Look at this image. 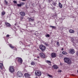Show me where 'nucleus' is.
<instances>
[{"instance_id":"40","label":"nucleus","mask_w":78,"mask_h":78,"mask_svg":"<svg viewBox=\"0 0 78 78\" xmlns=\"http://www.w3.org/2000/svg\"><path fill=\"white\" fill-rule=\"evenodd\" d=\"M21 5H25V3H24V2H22L21 3Z\"/></svg>"},{"instance_id":"47","label":"nucleus","mask_w":78,"mask_h":78,"mask_svg":"<svg viewBox=\"0 0 78 78\" xmlns=\"http://www.w3.org/2000/svg\"><path fill=\"white\" fill-rule=\"evenodd\" d=\"M77 73H78V70L77 71Z\"/></svg>"},{"instance_id":"48","label":"nucleus","mask_w":78,"mask_h":78,"mask_svg":"<svg viewBox=\"0 0 78 78\" xmlns=\"http://www.w3.org/2000/svg\"><path fill=\"white\" fill-rule=\"evenodd\" d=\"M35 78H38L37 77H36Z\"/></svg>"},{"instance_id":"1","label":"nucleus","mask_w":78,"mask_h":78,"mask_svg":"<svg viewBox=\"0 0 78 78\" xmlns=\"http://www.w3.org/2000/svg\"><path fill=\"white\" fill-rule=\"evenodd\" d=\"M64 61L65 62L67 63V64H68L70 65L71 64H72V62H71L70 59L68 58H64Z\"/></svg>"},{"instance_id":"30","label":"nucleus","mask_w":78,"mask_h":78,"mask_svg":"<svg viewBox=\"0 0 78 78\" xmlns=\"http://www.w3.org/2000/svg\"><path fill=\"white\" fill-rule=\"evenodd\" d=\"M4 2H5V4H6V5H7L8 4V2L6 1V0H5L4 1Z\"/></svg>"},{"instance_id":"33","label":"nucleus","mask_w":78,"mask_h":78,"mask_svg":"<svg viewBox=\"0 0 78 78\" xmlns=\"http://www.w3.org/2000/svg\"><path fill=\"white\" fill-rule=\"evenodd\" d=\"M9 36L10 35L9 34H7V35L6 37H7L8 38L9 37Z\"/></svg>"},{"instance_id":"11","label":"nucleus","mask_w":78,"mask_h":78,"mask_svg":"<svg viewBox=\"0 0 78 78\" xmlns=\"http://www.w3.org/2000/svg\"><path fill=\"white\" fill-rule=\"evenodd\" d=\"M20 14L21 16H25V13L24 12H20Z\"/></svg>"},{"instance_id":"26","label":"nucleus","mask_w":78,"mask_h":78,"mask_svg":"<svg viewBox=\"0 0 78 78\" xmlns=\"http://www.w3.org/2000/svg\"><path fill=\"white\" fill-rule=\"evenodd\" d=\"M45 36L46 37H50V35L49 34H47L45 35Z\"/></svg>"},{"instance_id":"31","label":"nucleus","mask_w":78,"mask_h":78,"mask_svg":"<svg viewBox=\"0 0 78 78\" xmlns=\"http://www.w3.org/2000/svg\"><path fill=\"white\" fill-rule=\"evenodd\" d=\"M44 44L45 45H46V46H48V44L47 43H44Z\"/></svg>"},{"instance_id":"39","label":"nucleus","mask_w":78,"mask_h":78,"mask_svg":"<svg viewBox=\"0 0 78 78\" xmlns=\"http://www.w3.org/2000/svg\"><path fill=\"white\" fill-rule=\"evenodd\" d=\"M76 55H77V56H78V51L76 52Z\"/></svg>"},{"instance_id":"10","label":"nucleus","mask_w":78,"mask_h":78,"mask_svg":"<svg viewBox=\"0 0 78 78\" xmlns=\"http://www.w3.org/2000/svg\"><path fill=\"white\" fill-rule=\"evenodd\" d=\"M70 51L71 54H74V53H75V50L73 49H70Z\"/></svg>"},{"instance_id":"23","label":"nucleus","mask_w":78,"mask_h":78,"mask_svg":"<svg viewBox=\"0 0 78 78\" xmlns=\"http://www.w3.org/2000/svg\"><path fill=\"white\" fill-rule=\"evenodd\" d=\"M50 27H52V28H54V29H56V27L55 26H50Z\"/></svg>"},{"instance_id":"34","label":"nucleus","mask_w":78,"mask_h":78,"mask_svg":"<svg viewBox=\"0 0 78 78\" xmlns=\"http://www.w3.org/2000/svg\"><path fill=\"white\" fill-rule=\"evenodd\" d=\"M52 1H53V0H48V2L49 3H50Z\"/></svg>"},{"instance_id":"44","label":"nucleus","mask_w":78,"mask_h":78,"mask_svg":"<svg viewBox=\"0 0 78 78\" xmlns=\"http://www.w3.org/2000/svg\"><path fill=\"white\" fill-rule=\"evenodd\" d=\"M61 50H64V48H62V49H61Z\"/></svg>"},{"instance_id":"3","label":"nucleus","mask_w":78,"mask_h":78,"mask_svg":"<svg viewBox=\"0 0 78 78\" xmlns=\"http://www.w3.org/2000/svg\"><path fill=\"white\" fill-rule=\"evenodd\" d=\"M9 69L10 73H12V72H15V70H14V67L13 66H10L9 67Z\"/></svg>"},{"instance_id":"14","label":"nucleus","mask_w":78,"mask_h":78,"mask_svg":"<svg viewBox=\"0 0 78 78\" xmlns=\"http://www.w3.org/2000/svg\"><path fill=\"white\" fill-rule=\"evenodd\" d=\"M53 67L54 69H58V67L57 66L55 65H54L53 66Z\"/></svg>"},{"instance_id":"7","label":"nucleus","mask_w":78,"mask_h":78,"mask_svg":"<svg viewBox=\"0 0 78 78\" xmlns=\"http://www.w3.org/2000/svg\"><path fill=\"white\" fill-rule=\"evenodd\" d=\"M51 57L52 58H56V54L55 53H52L51 54Z\"/></svg>"},{"instance_id":"52","label":"nucleus","mask_w":78,"mask_h":78,"mask_svg":"<svg viewBox=\"0 0 78 78\" xmlns=\"http://www.w3.org/2000/svg\"><path fill=\"white\" fill-rule=\"evenodd\" d=\"M51 6H52V5H51Z\"/></svg>"},{"instance_id":"20","label":"nucleus","mask_w":78,"mask_h":78,"mask_svg":"<svg viewBox=\"0 0 78 78\" xmlns=\"http://www.w3.org/2000/svg\"><path fill=\"white\" fill-rule=\"evenodd\" d=\"M52 4L54 6H56V4H57V3L56 2H53Z\"/></svg>"},{"instance_id":"18","label":"nucleus","mask_w":78,"mask_h":78,"mask_svg":"<svg viewBox=\"0 0 78 78\" xmlns=\"http://www.w3.org/2000/svg\"><path fill=\"white\" fill-rule=\"evenodd\" d=\"M58 5L60 8H62V5L61 4V2H59Z\"/></svg>"},{"instance_id":"43","label":"nucleus","mask_w":78,"mask_h":78,"mask_svg":"<svg viewBox=\"0 0 78 78\" xmlns=\"http://www.w3.org/2000/svg\"><path fill=\"white\" fill-rule=\"evenodd\" d=\"M72 76H75V75L74 74H72Z\"/></svg>"},{"instance_id":"24","label":"nucleus","mask_w":78,"mask_h":78,"mask_svg":"<svg viewBox=\"0 0 78 78\" xmlns=\"http://www.w3.org/2000/svg\"><path fill=\"white\" fill-rule=\"evenodd\" d=\"M9 45L11 48H14V46H12L11 44H9Z\"/></svg>"},{"instance_id":"29","label":"nucleus","mask_w":78,"mask_h":78,"mask_svg":"<svg viewBox=\"0 0 78 78\" xmlns=\"http://www.w3.org/2000/svg\"><path fill=\"white\" fill-rule=\"evenodd\" d=\"M20 17H21V20H23V16H21Z\"/></svg>"},{"instance_id":"5","label":"nucleus","mask_w":78,"mask_h":78,"mask_svg":"<svg viewBox=\"0 0 78 78\" xmlns=\"http://www.w3.org/2000/svg\"><path fill=\"white\" fill-rule=\"evenodd\" d=\"M40 56L42 58H45V55L43 52H41L40 53Z\"/></svg>"},{"instance_id":"12","label":"nucleus","mask_w":78,"mask_h":78,"mask_svg":"<svg viewBox=\"0 0 78 78\" xmlns=\"http://www.w3.org/2000/svg\"><path fill=\"white\" fill-rule=\"evenodd\" d=\"M5 24L7 27H11V24L5 22Z\"/></svg>"},{"instance_id":"13","label":"nucleus","mask_w":78,"mask_h":78,"mask_svg":"<svg viewBox=\"0 0 78 78\" xmlns=\"http://www.w3.org/2000/svg\"><path fill=\"white\" fill-rule=\"evenodd\" d=\"M3 64L2 63H0V68L1 69H2L3 68Z\"/></svg>"},{"instance_id":"28","label":"nucleus","mask_w":78,"mask_h":78,"mask_svg":"<svg viewBox=\"0 0 78 78\" xmlns=\"http://www.w3.org/2000/svg\"><path fill=\"white\" fill-rule=\"evenodd\" d=\"M2 15H4L5 14V12H2Z\"/></svg>"},{"instance_id":"45","label":"nucleus","mask_w":78,"mask_h":78,"mask_svg":"<svg viewBox=\"0 0 78 78\" xmlns=\"http://www.w3.org/2000/svg\"><path fill=\"white\" fill-rule=\"evenodd\" d=\"M22 1H26V0H22Z\"/></svg>"},{"instance_id":"51","label":"nucleus","mask_w":78,"mask_h":78,"mask_svg":"<svg viewBox=\"0 0 78 78\" xmlns=\"http://www.w3.org/2000/svg\"><path fill=\"white\" fill-rule=\"evenodd\" d=\"M0 52H1V51H0Z\"/></svg>"},{"instance_id":"38","label":"nucleus","mask_w":78,"mask_h":78,"mask_svg":"<svg viewBox=\"0 0 78 78\" xmlns=\"http://www.w3.org/2000/svg\"><path fill=\"white\" fill-rule=\"evenodd\" d=\"M2 21H0V25H2Z\"/></svg>"},{"instance_id":"4","label":"nucleus","mask_w":78,"mask_h":78,"mask_svg":"<svg viewBox=\"0 0 78 78\" xmlns=\"http://www.w3.org/2000/svg\"><path fill=\"white\" fill-rule=\"evenodd\" d=\"M46 48L42 44L40 46V48L41 50L42 51H45V50Z\"/></svg>"},{"instance_id":"37","label":"nucleus","mask_w":78,"mask_h":78,"mask_svg":"<svg viewBox=\"0 0 78 78\" xmlns=\"http://www.w3.org/2000/svg\"><path fill=\"white\" fill-rule=\"evenodd\" d=\"M34 63L33 62H32L31 63V65H34Z\"/></svg>"},{"instance_id":"46","label":"nucleus","mask_w":78,"mask_h":78,"mask_svg":"<svg viewBox=\"0 0 78 78\" xmlns=\"http://www.w3.org/2000/svg\"><path fill=\"white\" fill-rule=\"evenodd\" d=\"M1 27H2V26H0V28H1Z\"/></svg>"},{"instance_id":"8","label":"nucleus","mask_w":78,"mask_h":78,"mask_svg":"<svg viewBox=\"0 0 78 78\" xmlns=\"http://www.w3.org/2000/svg\"><path fill=\"white\" fill-rule=\"evenodd\" d=\"M71 41L73 42V44H75V42L76 43H77V42H78V39L76 40L75 41V40L73 39V38H71Z\"/></svg>"},{"instance_id":"49","label":"nucleus","mask_w":78,"mask_h":78,"mask_svg":"<svg viewBox=\"0 0 78 78\" xmlns=\"http://www.w3.org/2000/svg\"><path fill=\"white\" fill-rule=\"evenodd\" d=\"M53 9H55V8H53Z\"/></svg>"},{"instance_id":"27","label":"nucleus","mask_w":78,"mask_h":78,"mask_svg":"<svg viewBox=\"0 0 78 78\" xmlns=\"http://www.w3.org/2000/svg\"><path fill=\"white\" fill-rule=\"evenodd\" d=\"M17 5L19 7H21L22 6V5L21 4H17Z\"/></svg>"},{"instance_id":"53","label":"nucleus","mask_w":78,"mask_h":78,"mask_svg":"<svg viewBox=\"0 0 78 78\" xmlns=\"http://www.w3.org/2000/svg\"><path fill=\"white\" fill-rule=\"evenodd\" d=\"M51 8H52V7H51Z\"/></svg>"},{"instance_id":"17","label":"nucleus","mask_w":78,"mask_h":78,"mask_svg":"<svg viewBox=\"0 0 78 78\" xmlns=\"http://www.w3.org/2000/svg\"><path fill=\"white\" fill-rule=\"evenodd\" d=\"M46 62L49 64V66L51 65V62L49 60H47L46 61Z\"/></svg>"},{"instance_id":"9","label":"nucleus","mask_w":78,"mask_h":78,"mask_svg":"<svg viewBox=\"0 0 78 78\" xmlns=\"http://www.w3.org/2000/svg\"><path fill=\"white\" fill-rule=\"evenodd\" d=\"M17 76L18 77H21L22 76V73L21 72L18 71L17 73Z\"/></svg>"},{"instance_id":"35","label":"nucleus","mask_w":78,"mask_h":78,"mask_svg":"<svg viewBox=\"0 0 78 78\" xmlns=\"http://www.w3.org/2000/svg\"><path fill=\"white\" fill-rule=\"evenodd\" d=\"M56 16V15L55 14H52V17H54V16Z\"/></svg>"},{"instance_id":"21","label":"nucleus","mask_w":78,"mask_h":78,"mask_svg":"<svg viewBox=\"0 0 78 78\" xmlns=\"http://www.w3.org/2000/svg\"><path fill=\"white\" fill-rule=\"evenodd\" d=\"M47 76H49V77H50L51 78H53V76L52 75H50V74H48Z\"/></svg>"},{"instance_id":"16","label":"nucleus","mask_w":78,"mask_h":78,"mask_svg":"<svg viewBox=\"0 0 78 78\" xmlns=\"http://www.w3.org/2000/svg\"><path fill=\"white\" fill-rule=\"evenodd\" d=\"M24 76H25L26 77H28V76H30V75L27 73H26L24 74Z\"/></svg>"},{"instance_id":"41","label":"nucleus","mask_w":78,"mask_h":78,"mask_svg":"<svg viewBox=\"0 0 78 78\" xmlns=\"http://www.w3.org/2000/svg\"><path fill=\"white\" fill-rule=\"evenodd\" d=\"M60 64L61 66H62L63 64L62 63H60Z\"/></svg>"},{"instance_id":"36","label":"nucleus","mask_w":78,"mask_h":78,"mask_svg":"<svg viewBox=\"0 0 78 78\" xmlns=\"http://www.w3.org/2000/svg\"><path fill=\"white\" fill-rule=\"evenodd\" d=\"M13 3H17V1H13Z\"/></svg>"},{"instance_id":"6","label":"nucleus","mask_w":78,"mask_h":78,"mask_svg":"<svg viewBox=\"0 0 78 78\" xmlns=\"http://www.w3.org/2000/svg\"><path fill=\"white\" fill-rule=\"evenodd\" d=\"M17 59L18 62H19L20 64H22V62H23V60H22V58H18Z\"/></svg>"},{"instance_id":"15","label":"nucleus","mask_w":78,"mask_h":78,"mask_svg":"<svg viewBox=\"0 0 78 78\" xmlns=\"http://www.w3.org/2000/svg\"><path fill=\"white\" fill-rule=\"evenodd\" d=\"M28 19H29V21H30V22H32V21H33V20H34V19L33 18H28Z\"/></svg>"},{"instance_id":"42","label":"nucleus","mask_w":78,"mask_h":78,"mask_svg":"<svg viewBox=\"0 0 78 78\" xmlns=\"http://www.w3.org/2000/svg\"><path fill=\"white\" fill-rule=\"evenodd\" d=\"M58 72H61V70H58Z\"/></svg>"},{"instance_id":"19","label":"nucleus","mask_w":78,"mask_h":78,"mask_svg":"<svg viewBox=\"0 0 78 78\" xmlns=\"http://www.w3.org/2000/svg\"><path fill=\"white\" fill-rule=\"evenodd\" d=\"M74 32H75V31H74V30H69V32L70 33H74Z\"/></svg>"},{"instance_id":"32","label":"nucleus","mask_w":78,"mask_h":78,"mask_svg":"<svg viewBox=\"0 0 78 78\" xmlns=\"http://www.w3.org/2000/svg\"><path fill=\"white\" fill-rule=\"evenodd\" d=\"M57 45H58V46H59V42L57 41Z\"/></svg>"},{"instance_id":"22","label":"nucleus","mask_w":78,"mask_h":78,"mask_svg":"<svg viewBox=\"0 0 78 78\" xmlns=\"http://www.w3.org/2000/svg\"><path fill=\"white\" fill-rule=\"evenodd\" d=\"M62 54H63V55H66L67 52L65 51H63L62 52Z\"/></svg>"},{"instance_id":"25","label":"nucleus","mask_w":78,"mask_h":78,"mask_svg":"<svg viewBox=\"0 0 78 78\" xmlns=\"http://www.w3.org/2000/svg\"><path fill=\"white\" fill-rule=\"evenodd\" d=\"M37 58H35L34 59V60H38L39 59V56H37Z\"/></svg>"},{"instance_id":"2","label":"nucleus","mask_w":78,"mask_h":78,"mask_svg":"<svg viewBox=\"0 0 78 78\" xmlns=\"http://www.w3.org/2000/svg\"><path fill=\"white\" fill-rule=\"evenodd\" d=\"M35 74L36 76H41L42 75V72L40 71L37 70L35 71Z\"/></svg>"},{"instance_id":"50","label":"nucleus","mask_w":78,"mask_h":78,"mask_svg":"<svg viewBox=\"0 0 78 78\" xmlns=\"http://www.w3.org/2000/svg\"><path fill=\"white\" fill-rule=\"evenodd\" d=\"M76 39H77V38H76Z\"/></svg>"}]
</instances>
